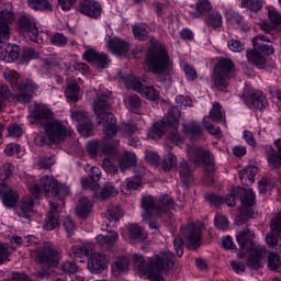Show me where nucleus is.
Segmentation results:
<instances>
[{
  "label": "nucleus",
  "mask_w": 281,
  "mask_h": 281,
  "mask_svg": "<svg viewBox=\"0 0 281 281\" xmlns=\"http://www.w3.org/2000/svg\"><path fill=\"white\" fill-rule=\"evenodd\" d=\"M189 157L196 166H203V182L206 186H212V183H214V172L216 169L214 167V156L210 150L202 149L201 147H190Z\"/></svg>",
  "instance_id": "obj_6"
},
{
  "label": "nucleus",
  "mask_w": 281,
  "mask_h": 281,
  "mask_svg": "<svg viewBox=\"0 0 281 281\" xmlns=\"http://www.w3.org/2000/svg\"><path fill=\"white\" fill-rule=\"evenodd\" d=\"M27 5L31 10L38 12H44V10L52 12V2L49 0H27Z\"/></svg>",
  "instance_id": "obj_35"
},
{
  "label": "nucleus",
  "mask_w": 281,
  "mask_h": 281,
  "mask_svg": "<svg viewBox=\"0 0 281 281\" xmlns=\"http://www.w3.org/2000/svg\"><path fill=\"white\" fill-rule=\"evenodd\" d=\"M2 202H3V205H5V207H14V205L19 203V192L14 190H9L4 192Z\"/></svg>",
  "instance_id": "obj_38"
},
{
  "label": "nucleus",
  "mask_w": 281,
  "mask_h": 281,
  "mask_svg": "<svg viewBox=\"0 0 281 281\" xmlns=\"http://www.w3.org/2000/svg\"><path fill=\"white\" fill-rule=\"evenodd\" d=\"M236 199H239L241 204L238 207L236 221L238 225H245V221H247V189L236 187L232 190L231 194L224 199V203H226L228 207H234L236 205Z\"/></svg>",
  "instance_id": "obj_8"
},
{
  "label": "nucleus",
  "mask_w": 281,
  "mask_h": 281,
  "mask_svg": "<svg viewBox=\"0 0 281 281\" xmlns=\"http://www.w3.org/2000/svg\"><path fill=\"white\" fill-rule=\"evenodd\" d=\"M10 41V25L0 22V44L5 45Z\"/></svg>",
  "instance_id": "obj_52"
},
{
  "label": "nucleus",
  "mask_w": 281,
  "mask_h": 281,
  "mask_svg": "<svg viewBox=\"0 0 281 281\" xmlns=\"http://www.w3.org/2000/svg\"><path fill=\"white\" fill-rule=\"evenodd\" d=\"M181 119V111L179 108H171L168 110L166 117L155 123L154 128L149 132L151 139H160L161 135L169 133V138L172 142H181V136L177 131L179 128V120Z\"/></svg>",
  "instance_id": "obj_4"
},
{
  "label": "nucleus",
  "mask_w": 281,
  "mask_h": 281,
  "mask_svg": "<svg viewBox=\"0 0 281 281\" xmlns=\"http://www.w3.org/2000/svg\"><path fill=\"white\" fill-rule=\"evenodd\" d=\"M227 80H229V77H225L216 72L213 74V82L217 91H225L227 89Z\"/></svg>",
  "instance_id": "obj_42"
},
{
  "label": "nucleus",
  "mask_w": 281,
  "mask_h": 281,
  "mask_svg": "<svg viewBox=\"0 0 281 281\" xmlns=\"http://www.w3.org/2000/svg\"><path fill=\"white\" fill-rule=\"evenodd\" d=\"M109 267V258L100 252H90V258L88 260V269L92 273H98V271H104Z\"/></svg>",
  "instance_id": "obj_17"
},
{
  "label": "nucleus",
  "mask_w": 281,
  "mask_h": 281,
  "mask_svg": "<svg viewBox=\"0 0 281 281\" xmlns=\"http://www.w3.org/2000/svg\"><path fill=\"white\" fill-rule=\"evenodd\" d=\"M248 254V267L250 269H260V260L267 258V249L255 247L250 248Z\"/></svg>",
  "instance_id": "obj_22"
},
{
  "label": "nucleus",
  "mask_w": 281,
  "mask_h": 281,
  "mask_svg": "<svg viewBox=\"0 0 281 281\" xmlns=\"http://www.w3.org/2000/svg\"><path fill=\"white\" fill-rule=\"evenodd\" d=\"M104 216L108 218V221H110V223H113V221H117L121 216H123V213L120 206L115 205L110 206Z\"/></svg>",
  "instance_id": "obj_45"
},
{
  "label": "nucleus",
  "mask_w": 281,
  "mask_h": 281,
  "mask_svg": "<svg viewBox=\"0 0 281 281\" xmlns=\"http://www.w3.org/2000/svg\"><path fill=\"white\" fill-rule=\"evenodd\" d=\"M214 225L217 229H222L223 232H225V229L229 227V222L227 221V217L221 215V213H217L215 215Z\"/></svg>",
  "instance_id": "obj_53"
},
{
  "label": "nucleus",
  "mask_w": 281,
  "mask_h": 281,
  "mask_svg": "<svg viewBox=\"0 0 281 281\" xmlns=\"http://www.w3.org/2000/svg\"><path fill=\"white\" fill-rule=\"evenodd\" d=\"M132 32L137 41H148V31L142 26H133Z\"/></svg>",
  "instance_id": "obj_54"
},
{
  "label": "nucleus",
  "mask_w": 281,
  "mask_h": 281,
  "mask_svg": "<svg viewBox=\"0 0 281 281\" xmlns=\"http://www.w3.org/2000/svg\"><path fill=\"white\" fill-rule=\"evenodd\" d=\"M65 93L67 100H69L70 102H78V100H80V86H78L77 83H70L67 86Z\"/></svg>",
  "instance_id": "obj_40"
},
{
  "label": "nucleus",
  "mask_w": 281,
  "mask_h": 281,
  "mask_svg": "<svg viewBox=\"0 0 281 281\" xmlns=\"http://www.w3.org/2000/svg\"><path fill=\"white\" fill-rule=\"evenodd\" d=\"M79 11L90 19H99L102 14V5L95 0H81Z\"/></svg>",
  "instance_id": "obj_15"
},
{
  "label": "nucleus",
  "mask_w": 281,
  "mask_h": 281,
  "mask_svg": "<svg viewBox=\"0 0 281 281\" xmlns=\"http://www.w3.org/2000/svg\"><path fill=\"white\" fill-rule=\"evenodd\" d=\"M268 268L270 271H277L278 273H281V257L278 256V254L271 252L268 256Z\"/></svg>",
  "instance_id": "obj_41"
},
{
  "label": "nucleus",
  "mask_w": 281,
  "mask_h": 281,
  "mask_svg": "<svg viewBox=\"0 0 281 281\" xmlns=\"http://www.w3.org/2000/svg\"><path fill=\"white\" fill-rule=\"evenodd\" d=\"M254 49H257V52H261V54H265V56H271V54H274L276 49L273 46L269 44H257V46H254Z\"/></svg>",
  "instance_id": "obj_56"
},
{
  "label": "nucleus",
  "mask_w": 281,
  "mask_h": 281,
  "mask_svg": "<svg viewBox=\"0 0 281 281\" xmlns=\"http://www.w3.org/2000/svg\"><path fill=\"white\" fill-rule=\"evenodd\" d=\"M116 146H120V142H114V145H109L104 142H91L88 144L87 150L89 155H97L98 148H101L104 155H115L117 153Z\"/></svg>",
  "instance_id": "obj_20"
},
{
  "label": "nucleus",
  "mask_w": 281,
  "mask_h": 281,
  "mask_svg": "<svg viewBox=\"0 0 281 281\" xmlns=\"http://www.w3.org/2000/svg\"><path fill=\"white\" fill-rule=\"evenodd\" d=\"M196 12L191 13L193 19H200V16H204V14H207L210 10H212V3H210V0H199L195 4Z\"/></svg>",
  "instance_id": "obj_34"
},
{
  "label": "nucleus",
  "mask_w": 281,
  "mask_h": 281,
  "mask_svg": "<svg viewBox=\"0 0 281 281\" xmlns=\"http://www.w3.org/2000/svg\"><path fill=\"white\" fill-rule=\"evenodd\" d=\"M29 190L34 194V196H36V194H41V192H44L45 196H58L59 199L69 194V190H67V188L60 186L54 177L49 176L41 178L40 183L31 186Z\"/></svg>",
  "instance_id": "obj_7"
},
{
  "label": "nucleus",
  "mask_w": 281,
  "mask_h": 281,
  "mask_svg": "<svg viewBox=\"0 0 281 281\" xmlns=\"http://www.w3.org/2000/svg\"><path fill=\"white\" fill-rule=\"evenodd\" d=\"M91 212V202L87 198H80L76 207V214L79 218H87Z\"/></svg>",
  "instance_id": "obj_31"
},
{
  "label": "nucleus",
  "mask_w": 281,
  "mask_h": 281,
  "mask_svg": "<svg viewBox=\"0 0 281 281\" xmlns=\"http://www.w3.org/2000/svg\"><path fill=\"white\" fill-rule=\"evenodd\" d=\"M46 137L50 144H60L64 139H67L68 131L63 122L58 120H52L44 126Z\"/></svg>",
  "instance_id": "obj_10"
},
{
  "label": "nucleus",
  "mask_w": 281,
  "mask_h": 281,
  "mask_svg": "<svg viewBox=\"0 0 281 281\" xmlns=\"http://www.w3.org/2000/svg\"><path fill=\"white\" fill-rule=\"evenodd\" d=\"M132 262L139 278H147L148 281H166L162 273L175 269V255L162 252L146 260L144 256L135 254L132 257Z\"/></svg>",
  "instance_id": "obj_1"
},
{
  "label": "nucleus",
  "mask_w": 281,
  "mask_h": 281,
  "mask_svg": "<svg viewBox=\"0 0 281 281\" xmlns=\"http://www.w3.org/2000/svg\"><path fill=\"white\" fill-rule=\"evenodd\" d=\"M137 164V158L132 153H125L120 160V170L124 172L127 168H133Z\"/></svg>",
  "instance_id": "obj_36"
},
{
  "label": "nucleus",
  "mask_w": 281,
  "mask_h": 281,
  "mask_svg": "<svg viewBox=\"0 0 281 281\" xmlns=\"http://www.w3.org/2000/svg\"><path fill=\"white\" fill-rule=\"evenodd\" d=\"M180 179L183 183L192 182V169H190V165L187 161H182L179 166Z\"/></svg>",
  "instance_id": "obj_39"
},
{
  "label": "nucleus",
  "mask_w": 281,
  "mask_h": 281,
  "mask_svg": "<svg viewBox=\"0 0 281 281\" xmlns=\"http://www.w3.org/2000/svg\"><path fill=\"white\" fill-rule=\"evenodd\" d=\"M206 25H209V27H212L213 30H217V27H222L223 16L221 15V13L215 12L210 14L209 18L206 19Z\"/></svg>",
  "instance_id": "obj_43"
},
{
  "label": "nucleus",
  "mask_w": 281,
  "mask_h": 281,
  "mask_svg": "<svg viewBox=\"0 0 281 281\" xmlns=\"http://www.w3.org/2000/svg\"><path fill=\"white\" fill-rule=\"evenodd\" d=\"M184 134L190 139H199L203 135V127L196 122H191L183 125Z\"/></svg>",
  "instance_id": "obj_28"
},
{
  "label": "nucleus",
  "mask_w": 281,
  "mask_h": 281,
  "mask_svg": "<svg viewBox=\"0 0 281 281\" xmlns=\"http://www.w3.org/2000/svg\"><path fill=\"white\" fill-rule=\"evenodd\" d=\"M214 74L224 76L226 78H232V76L236 74V67L234 66V61H232V59L225 58L220 59L214 68Z\"/></svg>",
  "instance_id": "obj_21"
},
{
  "label": "nucleus",
  "mask_w": 281,
  "mask_h": 281,
  "mask_svg": "<svg viewBox=\"0 0 281 281\" xmlns=\"http://www.w3.org/2000/svg\"><path fill=\"white\" fill-rule=\"evenodd\" d=\"M61 269L65 273H78V265L71 261H67L61 266Z\"/></svg>",
  "instance_id": "obj_64"
},
{
  "label": "nucleus",
  "mask_w": 281,
  "mask_h": 281,
  "mask_svg": "<svg viewBox=\"0 0 281 281\" xmlns=\"http://www.w3.org/2000/svg\"><path fill=\"white\" fill-rule=\"evenodd\" d=\"M116 194H117V191L115 190V187H113L112 184H104V187L100 192V196L102 201L106 199H111V196H116Z\"/></svg>",
  "instance_id": "obj_51"
},
{
  "label": "nucleus",
  "mask_w": 281,
  "mask_h": 281,
  "mask_svg": "<svg viewBox=\"0 0 281 281\" xmlns=\"http://www.w3.org/2000/svg\"><path fill=\"white\" fill-rule=\"evenodd\" d=\"M102 168L108 172V175H117V166H115L113 158H104Z\"/></svg>",
  "instance_id": "obj_50"
},
{
  "label": "nucleus",
  "mask_w": 281,
  "mask_h": 281,
  "mask_svg": "<svg viewBox=\"0 0 281 281\" xmlns=\"http://www.w3.org/2000/svg\"><path fill=\"white\" fill-rule=\"evenodd\" d=\"M19 153H21V146L16 143H10L4 148V154L8 157H12L13 155H19Z\"/></svg>",
  "instance_id": "obj_57"
},
{
  "label": "nucleus",
  "mask_w": 281,
  "mask_h": 281,
  "mask_svg": "<svg viewBox=\"0 0 281 281\" xmlns=\"http://www.w3.org/2000/svg\"><path fill=\"white\" fill-rule=\"evenodd\" d=\"M32 210H34V200L32 199V196L26 195L22 198L19 205V212H18L19 216L21 218H29L30 212H32Z\"/></svg>",
  "instance_id": "obj_27"
},
{
  "label": "nucleus",
  "mask_w": 281,
  "mask_h": 281,
  "mask_svg": "<svg viewBox=\"0 0 281 281\" xmlns=\"http://www.w3.org/2000/svg\"><path fill=\"white\" fill-rule=\"evenodd\" d=\"M203 229L205 225L203 224H190L186 232L184 238L191 247H201L203 245Z\"/></svg>",
  "instance_id": "obj_12"
},
{
  "label": "nucleus",
  "mask_w": 281,
  "mask_h": 281,
  "mask_svg": "<svg viewBox=\"0 0 281 281\" xmlns=\"http://www.w3.org/2000/svg\"><path fill=\"white\" fill-rule=\"evenodd\" d=\"M128 265H131V261L126 257L119 258L113 265H112V273L114 276H120L122 271L128 270Z\"/></svg>",
  "instance_id": "obj_37"
},
{
  "label": "nucleus",
  "mask_w": 281,
  "mask_h": 281,
  "mask_svg": "<svg viewBox=\"0 0 281 281\" xmlns=\"http://www.w3.org/2000/svg\"><path fill=\"white\" fill-rule=\"evenodd\" d=\"M205 199L211 205H214L215 207H218L225 203L223 196L214 193L205 195Z\"/></svg>",
  "instance_id": "obj_55"
},
{
  "label": "nucleus",
  "mask_w": 281,
  "mask_h": 281,
  "mask_svg": "<svg viewBox=\"0 0 281 281\" xmlns=\"http://www.w3.org/2000/svg\"><path fill=\"white\" fill-rule=\"evenodd\" d=\"M221 103L215 102L213 103V106L210 111V120H212V122H221V120H223V111H221Z\"/></svg>",
  "instance_id": "obj_48"
},
{
  "label": "nucleus",
  "mask_w": 281,
  "mask_h": 281,
  "mask_svg": "<svg viewBox=\"0 0 281 281\" xmlns=\"http://www.w3.org/2000/svg\"><path fill=\"white\" fill-rule=\"evenodd\" d=\"M8 133L11 137H21L23 135V128L16 124H11L8 127Z\"/></svg>",
  "instance_id": "obj_63"
},
{
  "label": "nucleus",
  "mask_w": 281,
  "mask_h": 281,
  "mask_svg": "<svg viewBox=\"0 0 281 281\" xmlns=\"http://www.w3.org/2000/svg\"><path fill=\"white\" fill-rule=\"evenodd\" d=\"M71 117L74 122H78V131L82 137H89L91 131H93V123L89 120L87 112L72 111Z\"/></svg>",
  "instance_id": "obj_13"
},
{
  "label": "nucleus",
  "mask_w": 281,
  "mask_h": 281,
  "mask_svg": "<svg viewBox=\"0 0 281 281\" xmlns=\"http://www.w3.org/2000/svg\"><path fill=\"white\" fill-rule=\"evenodd\" d=\"M69 254L74 260H77V262H85V258H89V256L93 254V248L72 247Z\"/></svg>",
  "instance_id": "obj_29"
},
{
  "label": "nucleus",
  "mask_w": 281,
  "mask_h": 281,
  "mask_svg": "<svg viewBox=\"0 0 281 281\" xmlns=\"http://www.w3.org/2000/svg\"><path fill=\"white\" fill-rule=\"evenodd\" d=\"M119 235L115 232H111L109 235H98L97 245L100 247H113L117 243Z\"/></svg>",
  "instance_id": "obj_30"
},
{
  "label": "nucleus",
  "mask_w": 281,
  "mask_h": 281,
  "mask_svg": "<svg viewBox=\"0 0 281 281\" xmlns=\"http://www.w3.org/2000/svg\"><path fill=\"white\" fill-rule=\"evenodd\" d=\"M58 225H60L58 218V204L50 202V211L45 220L44 229L52 232V229H56Z\"/></svg>",
  "instance_id": "obj_24"
},
{
  "label": "nucleus",
  "mask_w": 281,
  "mask_h": 281,
  "mask_svg": "<svg viewBox=\"0 0 281 281\" xmlns=\"http://www.w3.org/2000/svg\"><path fill=\"white\" fill-rule=\"evenodd\" d=\"M14 21V13L9 10H3L0 12V23H13Z\"/></svg>",
  "instance_id": "obj_59"
},
{
  "label": "nucleus",
  "mask_w": 281,
  "mask_h": 281,
  "mask_svg": "<svg viewBox=\"0 0 281 281\" xmlns=\"http://www.w3.org/2000/svg\"><path fill=\"white\" fill-rule=\"evenodd\" d=\"M228 49H231V52L240 53L245 49V44L237 40H231L228 42Z\"/></svg>",
  "instance_id": "obj_60"
},
{
  "label": "nucleus",
  "mask_w": 281,
  "mask_h": 281,
  "mask_svg": "<svg viewBox=\"0 0 281 281\" xmlns=\"http://www.w3.org/2000/svg\"><path fill=\"white\" fill-rule=\"evenodd\" d=\"M243 16L237 13L236 11H228L226 13V20L228 25H232L233 27H238L240 23H243Z\"/></svg>",
  "instance_id": "obj_47"
},
{
  "label": "nucleus",
  "mask_w": 281,
  "mask_h": 281,
  "mask_svg": "<svg viewBox=\"0 0 281 281\" xmlns=\"http://www.w3.org/2000/svg\"><path fill=\"white\" fill-rule=\"evenodd\" d=\"M4 78L10 82L13 91H18L19 93L15 95L18 102H23L27 104L30 100H32V93L38 89V86L34 83V81L26 79L22 82H19L21 75L16 72L14 69L7 68L4 70Z\"/></svg>",
  "instance_id": "obj_5"
},
{
  "label": "nucleus",
  "mask_w": 281,
  "mask_h": 281,
  "mask_svg": "<svg viewBox=\"0 0 281 281\" xmlns=\"http://www.w3.org/2000/svg\"><path fill=\"white\" fill-rule=\"evenodd\" d=\"M83 58L87 63H91V65L97 69H106V67H109V63H111V59H109L106 54L98 53L93 49L86 50L83 53Z\"/></svg>",
  "instance_id": "obj_14"
},
{
  "label": "nucleus",
  "mask_w": 281,
  "mask_h": 281,
  "mask_svg": "<svg viewBox=\"0 0 281 281\" xmlns=\"http://www.w3.org/2000/svg\"><path fill=\"white\" fill-rule=\"evenodd\" d=\"M130 237L133 240L144 241L148 238V233L142 228V226L137 224H132L128 227Z\"/></svg>",
  "instance_id": "obj_32"
},
{
  "label": "nucleus",
  "mask_w": 281,
  "mask_h": 281,
  "mask_svg": "<svg viewBox=\"0 0 281 281\" xmlns=\"http://www.w3.org/2000/svg\"><path fill=\"white\" fill-rule=\"evenodd\" d=\"M13 251V247H0V265H3V262L10 260V256H12Z\"/></svg>",
  "instance_id": "obj_58"
},
{
  "label": "nucleus",
  "mask_w": 281,
  "mask_h": 281,
  "mask_svg": "<svg viewBox=\"0 0 281 281\" xmlns=\"http://www.w3.org/2000/svg\"><path fill=\"white\" fill-rule=\"evenodd\" d=\"M142 207L145 210L143 214L144 221H150L154 216H157V202L155 198L146 195L142 199Z\"/></svg>",
  "instance_id": "obj_23"
},
{
  "label": "nucleus",
  "mask_w": 281,
  "mask_h": 281,
  "mask_svg": "<svg viewBox=\"0 0 281 281\" xmlns=\"http://www.w3.org/2000/svg\"><path fill=\"white\" fill-rule=\"evenodd\" d=\"M249 109H256L258 111H265L269 103L267 102V97L261 91L255 90L248 92V100H247Z\"/></svg>",
  "instance_id": "obj_19"
},
{
  "label": "nucleus",
  "mask_w": 281,
  "mask_h": 281,
  "mask_svg": "<svg viewBox=\"0 0 281 281\" xmlns=\"http://www.w3.org/2000/svg\"><path fill=\"white\" fill-rule=\"evenodd\" d=\"M248 63L255 67H258V69H265V65H267V58H265V56L260 55L256 50H250L248 52Z\"/></svg>",
  "instance_id": "obj_33"
},
{
  "label": "nucleus",
  "mask_w": 281,
  "mask_h": 281,
  "mask_svg": "<svg viewBox=\"0 0 281 281\" xmlns=\"http://www.w3.org/2000/svg\"><path fill=\"white\" fill-rule=\"evenodd\" d=\"M31 258L35 262H46L49 267H56L60 262V250L49 247L34 248L31 250Z\"/></svg>",
  "instance_id": "obj_9"
},
{
  "label": "nucleus",
  "mask_w": 281,
  "mask_h": 281,
  "mask_svg": "<svg viewBox=\"0 0 281 281\" xmlns=\"http://www.w3.org/2000/svg\"><path fill=\"white\" fill-rule=\"evenodd\" d=\"M109 49L113 52V54H117L119 56H124L125 54H128V49L131 46L125 41L114 37L109 41L108 43Z\"/></svg>",
  "instance_id": "obj_26"
},
{
  "label": "nucleus",
  "mask_w": 281,
  "mask_h": 281,
  "mask_svg": "<svg viewBox=\"0 0 281 281\" xmlns=\"http://www.w3.org/2000/svg\"><path fill=\"white\" fill-rule=\"evenodd\" d=\"M50 43L53 45H65L67 43V36L60 33H56L50 37Z\"/></svg>",
  "instance_id": "obj_62"
},
{
  "label": "nucleus",
  "mask_w": 281,
  "mask_h": 281,
  "mask_svg": "<svg viewBox=\"0 0 281 281\" xmlns=\"http://www.w3.org/2000/svg\"><path fill=\"white\" fill-rule=\"evenodd\" d=\"M145 65L150 74H157L158 76H168L172 71V61L168 50L160 43L153 44L147 50Z\"/></svg>",
  "instance_id": "obj_3"
},
{
  "label": "nucleus",
  "mask_w": 281,
  "mask_h": 281,
  "mask_svg": "<svg viewBox=\"0 0 281 281\" xmlns=\"http://www.w3.org/2000/svg\"><path fill=\"white\" fill-rule=\"evenodd\" d=\"M34 120V124L45 127V124H49L54 120V112L45 106H37L31 114Z\"/></svg>",
  "instance_id": "obj_18"
},
{
  "label": "nucleus",
  "mask_w": 281,
  "mask_h": 281,
  "mask_svg": "<svg viewBox=\"0 0 281 281\" xmlns=\"http://www.w3.org/2000/svg\"><path fill=\"white\" fill-rule=\"evenodd\" d=\"M109 100H111V92L109 90H99L97 92V100L93 104V111L97 115V124H103L105 139H111L117 135L115 115L109 112V109H111Z\"/></svg>",
  "instance_id": "obj_2"
},
{
  "label": "nucleus",
  "mask_w": 281,
  "mask_h": 281,
  "mask_svg": "<svg viewBox=\"0 0 281 281\" xmlns=\"http://www.w3.org/2000/svg\"><path fill=\"white\" fill-rule=\"evenodd\" d=\"M162 168L165 172H169V170H172V168H177V156H175L172 153L165 156L162 160Z\"/></svg>",
  "instance_id": "obj_46"
},
{
  "label": "nucleus",
  "mask_w": 281,
  "mask_h": 281,
  "mask_svg": "<svg viewBox=\"0 0 281 281\" xmlns=\"http://www.w3.org/2000/svg\"><path fill=\"white\" fill-rule=\"evenodd\" d=\"M268 161L272 170L281 168V154L278 155V153H276V149L271 148Z\"/></svg>",
  "instance_id": "obj_49"
},
{
  "label": "nucleus",
  "mask_w": 281,
  "mask_h": 281,
  "mask_svg": "<svg viewBox=\"0 0 281 281\" xmlns=\"http://www.w3.org/2000/svg\"><path fill=\"white\" fill-rule=\"evenodd\" d=\"M126 102L130 111H133V113H137L142 109V99L137 94L128 95Z\"/></svg>",
  "instance_id": "obj_44"
},
{
  "label": "nucleus",
  "mask_w": 281,
  "mask_h": 281,
  "mask_svg": "<svg viewBox=\"0 0 281 281\" xmlns=\"http://www.w3.org/2000/svg\"><path fill=\"white\" fill-rule=\"evenodd\" d=\"M18 27L22 34H29L30 40L33 43H42L41 34L38 33V29H36V23L31 18L26 15L20 16L18 21Z\"/></svg>",
  "instance_id": "obj_11"
},
{
  "label": "nucleus",
  "mask_w": 281,
  "mask_h": 281,
  "mask_svg": "<svg viewBox=\"0 0 281 281\" xmlns=\"http://www.w3.org/2000/svg\"><path fill=\"white\" fill-rule=\"evenodd\" d=\"M173 207L175 200L169 195H164L156 202V216L161 217L167 212H170V210H173Z\"/></svg>",
  "instance_id": "obj_25"
},
{
  "label": "nucleus",
  "mask_w": 281,
  "mask_h": 281,
  "mask_svg": "<svg viewBox=\"0 0 281 281\" xmlns=\"http://www.w3.org/2000/svg\"><path fill=\"white\" fill-rule=\"evenodd\" d=\"M203 126L210 133V135H221V127L214 126L207 122V117H204Z\"/></svg>",
  "instance_id": "obj_61"
},
{
  "label": "nucleus",
  "mask_w": 281,
  "mask_h": 281,
  "mask_svg": "<svg viewBox=\"0 0 281 281\" xmlns=\"http://www.w3.org/2000/svg\"><path fill=\"white\" fill-rule=\"evenodd\" d=\"M133 89L134 91H137L142 95V98H145L146 100H149L150 102H157L159 100L160 94L157 89L153 86H145L142 83L139 79H134L133 81Z\"/></svg>",
  "instance_id": "obj_16"
}]
</instances>
